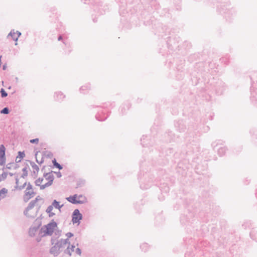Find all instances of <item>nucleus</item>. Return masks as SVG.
<instances>
[{"instance_id": "obj_17", "label": "nucleus", "mask_w": 257, "mask_h": 257, "mask_svg": "<svg viewBox=\"0 0 257 257\" xmlns=\"http://www.w3.org/2000/svg\"><path fill=\"white\" fill-rule=\"evenodd\" d=\"M74 248L75 246L73 245H72L70 248L68 246L67 249L65 250V253L69 254V255H71L72 254V252L74 250Z\"/></svg>"}, {"instance_id": "obj_29", "label": "nucleus", "mask_w": 257, "mask_h": 257, "mask_svg": "<svg viewBox=\"0 0 257 257\" xmlns=\"http://www.w3.org/2000/svg\"><path fill=\"white\" fill-rule=\"evenodd\" d=\"M22 171L23 172V174L22 175L21 177L22 178H25L28 175V172H27V168H23Z\"/></svg>"}, {"instance_id": "obj_16", "label": "nucleus", "mask_w": 257, "mask_h": 257, "mask_svg": "<svg viewBox=\"0 0 257 257\" xmlns=\"http://www.w3.org/2000/svg\"><path fill=\"white\" fill-rule=\"evenodd\" d=\"M227 150V149L225 147H220L218 150V154L220 156H223L225 154L226 151Z\"/></svg>"}, {"instance_id": "obj_47", "label": "nucleus", "mask_w": 257, "mask_h": 257, "mask_svg": "<svg viewBox=\"0 0 257 257\" xmlns=\"http://www.w3.org/2000/svg\"><path fill=\"white\" fill-rule=\"evenodd\" d=\"M82 1H84V3H85V4L87 3V2H86L87 0H82Z\"/></svg>"}, {"instance_id": "obj_37", "label": "nucleus", "mask_w": 257, "mask_h": 257, "mask_svg": "<svg viewBox=\"0 0 257 257\" xmlns=\"http://www.w3.org/2000/svg\"><path fill=\"white\" fill-rule=\"evenodd\" d=\"M66 236L67 237V238L68 239L69 238H70L73 236V234L71 232H68L66 234Z\"/></svg>"}, {"instance_id": "obj_3", "label": "nucleus", "mask_w": 257, "mask_h": 257, "mask_svg": "<svg viewBox=\"0 0 257 257\" xmlns=\"http://www.w3.org/2000/svg\"><path fill=\"white\" fill-rule=\"evenodd\" d=\"M82 219V215L80 213L78 209H75L72 214V222L74 223H80V221Z\"/></svg>"}, {"instance_id": "obj_44", "label": "nucleus", "mask_w": 257, "mask_h": 257, "mask_svg": "<svg viewBox=\"0 0 257 257\" xmlns=\"http://www.w3.org/2000/svg\"><path fill=\"white\" fill-rule=\"evenodd\" d=\"M250 236H251V237L253 239H254L253 238V237H252V232H251V233H250Z\"/></svg>"}, {"instance_id": "obj_23", "label": "nucleus", "mask_w": 257, "mask_h": 257, "mask_svg": "<svg viewBox=\"0 0 257 257\" xmlns=\"http://www.w3.org/2000/svg\"><path fill=\"white\" fill-rule=\"evenodd\" d=\"M7 176L8 173L5 172H3L1 175L0 174V182L3 180H5L7 178Z\"/></svg>"}, {"instance_id": "obj_7", "label": "nucleus", "mask_w": 257, "mask_h": 257, "mask_svg": "<svg viewBox=\"0 0 257 257\" xmlns=\"http://www.w3.org/2000/svg\"><path fill=\"white\" fill-rule=\"evenodd\" d=\"M67 244H70V243L68 242V239H61L56 243L60 249L61 248L65 247Z\"/></svg>"}, {"instance_id": "obj_48", "label": "nucleus", "mask_w": 257, "mask_h": 257, "mask_svg": "<svg viewBox=\"0 0 257 257\" xmlns=\"http://www.w3.org/2000/svg\"><path fill=\"white\" fill-rule=\"evenodd\" d=\"M3 69H6V67H5V66H3Z\"/></svg>"}, {"instance_id": "obj_36", "label": "nucleus", "mask_w": 257, "mask_h": 257, "mask_svg": "<svg viewBox=\"0 0 257 257\" xmlns=\"http://www.w3.org/2000/svg\"><path fill=\"white\" fill-rule=\"evenodd\" d=\"M26 185H27V182H25L24 183V184L23 185L20 186L19 187L18 189L21 190L23 189L26 187Z\"/></svg>"}, {"instance_id": "obj_35", "label": "nucleus", "mask_w": 257, "mask_h": 257, "mask_svg": "<svg viewBox=\"0 0 257 257\" xmlns=\"http://www.w3.org/2000/svg\"><path fill=\"white\" fill-rule=\"evenodd\" d=\"M26 190H33L32 185L30 183L27 184Z\"/></svg>"}, {"instance_id": "obj_22", "label": "nucleus", "mask_w": 257, "mask_h": 257, "mask_svg": "<svg viewBox=\"0 0 257 257\" xmlns=\"http://www.w3.org/2000/svg\"><path fill=\"white\" fill-rule=\"evenodd\" d=\"M6 148L3 145L0 146V155L5 156Z\"/></svg>"}, {"instance_id": "obj_1", "label": "nucleus", "mask_w": 257, "mask_h": 257, "mask_svg": "<svg viewBox=\"0 0 257 257\" xmlns=\"http://www.w3.org/2000/svg\"><path fill=\"white\" fill-rule=\"evenodd\" d=\"M57 226V223L55 221L49 223L47 225L42 227L41 232H44V235H51L54 231V228Z\"/></svg>"}, {"instance_id": "obj_6", "label": "nucleus", "mask_w": 257, "mask_h": 257, "mask_svg": "<svg viewBox=\"0 0 257 257\" xmlns=\"http://www.w3.org/2000/svg\"><path fill=\"white\" fill-rule=\"evenodd\" d=\"M39 196H37L35 200H32L29 204L28 206L26 208L25 211H24V213L26 215H27V212L30 210L32 209L36 205V203L39 200Z\"/></svg>"}, {"instance_id": "obj_32", "label": "nucleus", "mask_w": 257, "mask_h": 257, "mask_svg": "<svg viewBox=\"0 0 257 257\" xmlns=\"http://www.w3.org/2000/svg\"><path fill=\"white\" fill-rule=\"evenodd\" d=\"M18 158L22 159L25 156V153L22 152H19L18 153Z\"/></svg>"}, {"instance_id": "obj_11", "label": "nucleus", "mask_w": 257, "mask_h": 257, "mask_svg": "<svg viewBox=\"0 0 257 257\" xmlns=\"http://www.w3.org/2000/svg\"><path fill=\"white\" fill-rule=\"evenodd\" d=\"M34 194L33 190H26L24 200L25 201H28L30 198L33 197V195Z\"/></svg>"}, {"instance_id": "obj_9", "label": "nucleus", "mask_w": 257, "mask_h": 257, "mask_svg": "<svg viewBox=\"0 0 257 257\" xmlns=\"http://www.w3.org/2000/svg\"><path fill=\"white\" fill-rule=\"evenodd\" d=\"M54 98L56 101H61L65 97V95L61 92H56L54 94Z\"/></svg>"}, {"instance_id": "obj_42", "label": "nucleus", "mask_w": 257, "mask_h": 257, "mask_svg": "<svg viewBox=\"0 0 257 257\" xmlns=\"http://www.w3.org/2000/svg\"><path fill=\"white\" fill-rule=\"evenodd\" d=\"M58 41H61L62 40V37L60 36L58 38Z\"/></svg>"}, {"instance_id": "obj_38", "label": "nucleus", "mask_w": 257, "mask_h": 257, "mask_svg": "<svg viewBox=\"0 0 257 257\" xmlns=\"http://www.w3.org/2000/svg\"><path fill=\"white\" fill-rule=\"evenodd\" d=\"M75 252L77 254H79V255L81 254V250L79 248H77L76 249Z\"/></svg>"}, {"instance_id": "obj_13", "label": "nucleus", "mask_w": 257, "mask_h": 257, "mask_svg": "<svg viewBox=\"0 0 257 257\" xmlns=\"http://www.w3.org/2000/svg\"><path fill=\"white\" fill-rule=\"evenodd\" d=\"M8 192V189L5 188H3L0 190V200L6 197Z\"/></svg>"}, {"instance_id": "obj_21", "label": "nucleus", "mask_w": 257, "mask_h": 257, "mask_svg": "<svg viewBox=\"0 0 257 257\" xmlns=\"http://www.w3.org/2000/svg\"><path fill=\"white\" fill-rule=\"evenodd\" d=\"M77 200H80V201H84V203L87 202L86 198L82 195H77Z\"/></svg>"}, {"instance_id": "obj_25", "label": "nucleus", "mask_w": 257, "mask_h": 257, "mask_svg": "<svg viewBox=\"0 0 257 257\" xmlns=\"http://www.w3.org/2000/svg\"><path fill=\"white\" fill-rule=\"evenodd\" d=\"M6 157L5 156L0 155V165L3 166L5 164Z\"/></svg>"}, {"instance_id": "obj_41", "label": "nucleus", "mask_w": 257, "mask_h": 257, "mask_svg": "<svg viewBox=\"0 0 257 257\" xmlns=\"http://www.w3.org/2000/svg\"><path fill=\"white\" fill-rule=\"evenodd\" d=\"M63 43L66 46H68V47H70V43H66V42L65 41H63Z\"/></svg>"}, {"instance_id": "obj_14", "label": "nucleus", "mask_w": 257, "mask_h": 257, "mask_svg": "<svg viewBox=\"0 0 257 257\" xmlns=\"http://www.w3.org/2000/svg\"><path fill=\"white\" fill-rule=\"evenodd\" d=\"M53 209V207L52 205H51L49 206L46 209V211L47 213H48L49 214V217H52L55 215V213L52 212Z\"/></svg>"}, {"instance_id": "obj_28", "label": "nucleus", "mask_w": 257, "mask_h": 257, "mask_svg": "<svg viewBox=\"0 0 257 257\" xmlns=\"http://www.w3.org/2000/svg\"><path fill=\"white\" fill-rule=\"evenodd\" d=\"M0 92L2 97H6L8 96V93L6 92L4 88H2Z\"/></svg>"}, {"instance_id": "obj_18", "label": "nucleus", "mask_w": 257, "mask_h": 257, "mask_svg": "<svg viewBox=\"0 0 257 257\" xmlns=\"http://www.w3.org/2000/svg\"><path fill=\"white\" fill-rule=\"evenodd\" d=\"M140 247L143 251L146 252L148 250L149 248V245L147 243H144L140 245Z\"/></svg>"}, {"instance_id": "obj_45", "label": "nucleus", "mask_w": 257, "mask_h": 257, "mask_svg": "<svg viewBox=\"0 0 257 257\" xmlns=\"http://www.w3.org/2000/svg\"><path fill=\"white\" fill-rule=\"evenodd\" d=\"M37 163H38L39 164H42L43 161L42 160V161H40V162H39V161L37 160Z\"/></svg>"}, {"instance_id": "obj_43", "label": "nucleus", "mask_w": 257, "mask_h": 257, "mask_svg": "<svg viewBox=\"0 0 257 257\" xmlns=\"http://www.w3.org/2000/svg\"><path fill=\"white\" fill-rule=\"evenodd\" d=\"M10 165H11V164H8V165H7V168L8 169H11V166H10Z\"/></svg>"}, {"instance_id": "obj_30", "label": "nucleus", "mask_w": 257, "mask_h": 257, "mask_svg": "<svg viewBox=\"0 0 257 257\" xmlns=\"http://www.w3.org/2000/svg\"><path fill=\"white\" fill-rule=\"evenodd\" d=\"M1 113L7 114L9 113V109L8 107H5L1 111Z\"/></svg>"}, {"instance_id": "obj_5", "label": "nucleus", "mask_w": 257, "mask_h": 257, "mask_svg": "<svg viewBox=\"0 0 257 257\" xmlns=\"http://www.w3.org/2000/svg\"><path fill=\"white\" fill-rule=\"evenodd\" d=\"M77 195L74 194L73 196H70L66 198V199L70 203L74 204H84V201H80V200H77Z\"/></svg>"}, {"instance_id": "obj_40", "label": "nucleus", "mask_w": 257, "mask_h": 257, "mask_svg": "<svg viewBox=\"0 0 257 257\" xmlns=\"http://www.w3.org/2000/svg\"><path fill=\"white\" fill-rule=\"evenodd\" d=\"M21 160L22 159H20L18 158V156H17L16 159V162L17 163H19V162H20L21 161Z\"/></svg>"}, {"instance_id": "obj_26", "label": "nucleus", "mask_w": 257, "mask_h": 257, "mask_svg": "<svg viewBox=\"0 0 257 257\" xmlns=\"http://www.w3.org/2000/svg\"><path fill=\"white\" fill-rule=\"evenodd\" d=\"M43 180V178H39L38 179H37L35 181V185L36 186L41 187V184Z\"/></svg>"}, {"instance_id": "obj_49", "label": "nucleus", "mask_w": 257, "mask_h": 257, "mask_svg": "<svg viewBox=\"0 0 257 257\" xmlns=\"http://www.w3.org/2000/svg\"><path fill=\"white\" fill-rule=\"evenodd\" d=\"M17 44H18L17 43H15V45H17Z\"/></svg>"}, {"instance_id": "obj_24", "label": "nucleus", "mask_w": 257, "mask_h": 257, "mask_svg": "<svg viewBox=\"0 0 257 257\" xmlns=\"http://www.w3.org/2000/svg\"><path fill=\"white\" fill-rule=\"evenodd\" d=\"M10 37H11L13 39L14 37H17L16 32L14 30H11V32H10V33L7 36L8 38H9Z\"/></svg>"}, {"instance_id": "obj_12", "label": "nucleus", "mask_w": 257, "mask_h": 257, "mask_svg": "<svg viewBox=\"0 0 257 257\" xmlns=\"http://www.w3.org/2000/svg\"><path fill=\"white\" fill-rule=\"evenodd\" d=\"M91 89V86L89 83L86 84L82 86L80 88V91L81 93H85L89 90Z\"/></svg>"}, {"instance_id": "obj_8", "label": "nucleus", "mask_w": 257, "mask_h": 257, "mask_svg": "<svg viewBox=\"0 0 257 257\" xmlns=\"http://www.w3.org/2000/svg\"><path fill=\"white\" fill-rule=\"evenodd\" d=\"M96 118L99 121H103L105 120L107 115L102 111H99L95 115Z\"/></svg>"}, {"instance_id": "obj_19", "label": "nucleus", "mask_w": 257, "mask_h": 257, "mask_svg": "<svg viewBox=\"0 0 257 257\" xmlns=\"http://www.w3.org/2000/svg\"><path fill=\"white\" fill-rule=\"evenodd\" d=\"M52 162H53V165L55 167H56V168H57L58 169H59V170H61L63 168L62 166L60 164L57 163L55 159H54L52 161Z\"/></svg>"}, {"instance_id": "obj_4", "label": "nucleus", "mask_w": 257, "mask_h": 257, "mask_svg": "<svg viewBox=\"0 0 257 257\" xmlns=\"http://www.w3.org/2000/svg\"><path fill=\"white\" fill-rule=\"evenodd\" d=\"M41 223L39 221L36 220L34 224L30 228L29 233L31 236H34L36 234V233L38 230Z\"/></svg>"}, {"instance_id": "obj_20", "label": "nucleus", "mask_w": 257, "mask_h": 257, "mask_svg": "<svg viewBox=\"0 0 257 257\" xmlns=\"http://www.w3.org/2000/svg\"><path fill=\"white\" fill-rule=\"evenodd\" d=\"M85 184V181L84 180H79L77 183V187H81L83 186Z\"/></svg>"}, {"instance_id": "obj_10", "label": "nucleus", "mask_w": 257, "mask_h": 257, "mask_svg": "<svg viewBox=\"0 0 257 257\" xmlns=\"http://www.w3.org/2000/svg\"><path fill=\"white\" fill-rule=\"evenodd\" d=\"M60 249L59 248L58 245L56 244L54 246L52 247L50 249V252L53 254L54 256H57L60 252Z\"/></svg>"}, {"instance_id": "obj_15", "label": "nucleus", "mask_w": 257, "mask_h": 257, "mask_svg": "<svg viewBox=\"0 0 257 257\" xmlns=\"http://www.w3.org/2000/svg\"><path fill=\"white\" fill-rule=\"evenodd\" d=\"M53 207L55 208L59 209L60 210L61 208L63 206V205H60L59 202H58L56 200H54L52 204Z\"/></svg>"}, {"instance_id": "obj_34", "label": "nucleus", "mask_w": 257, "mask_h": 257, "mask_svg": "<svg viewBox=\"0 0 257 257\" xmlns=\"http://www.w3.org/2000/svg\"><path fill=\"white\" fill-rule=\"evenodd\" d=\"M15 180H16V186H15V188L16 189H18L19 187L20 186H19V179L17 177H16Z\"/></svg>"}, {"instance_id": "obj_2", "label": "nucleus", "mask_w": 257, "mask_h": 257, "mask_svg": "<svg viewBox=\"0 0 257 257\" xmlns=\"http://www.w3.org/2000/svg\"><path fill=\"white\" fill-rule=\"evenodd\" d=\"M44 176L46 178V179L48 180V182L46 183H45L44 185H42L40 187V189L43 190L46 187H48L50 186H51L53 182L54 177L52 173H46V174H44Z\"/></svg>"}, {"instance_id": "obj_27", "label": "nucleus", "mask_w": 257, "mask_h": 257, "mask_svg": "<svg viewBox=\"0 0 257 257\" xmlns=\"http://www.w3.org/2000/svg\"><path fill=\"white\" fill-rule=\"evenodd\" d=\"M16 32V35H17V37H13V40H14L15 41L17 42L19 39V38L21 36V33L18 31H17Z\"/></svg>"}, {"instance_id": "obj_46", "label": "nucleus", "mask_w": 257, "mask_h": 257, "mask_svg": "<svg viewBox=\"0 0 257 257\" xmlns=\"http://www.w3.org/2000/svg\"><path fill=\"white\" fill-rule=\"evenodd\" d=\"M9 174L11 176H13V174L12 173H9Z\"/></svg>"}, {"instance_id": "obj_39", "label": "nucleus", "mask_w": 257, "mask_h": 257, "mask_svg": "<svg viewBox=\"0 0 257 257\" xmlns=\"http://www.w3.org/2000/svg\"><path fill=\"white\" fill-rule=\"evenodd\" d=\"M54 173L56 174L57 177L58 178H60V177H61L62 175H61V172H59V171L57 172H55Z\"/></svg>"}, {"instance_id": "obj_31", "label": "nucleus", "mask_w": 257, "mask_h": 257, "mask_svg": "<svg viewBox=\"0 0 257 257\" xmlns=\"http://www.w3.org/2000/svg\"><path fill=\"white\" fill-rule=\"evenodd\" d=\"M32 167L33 168V169L35 170L37 172H38L39 170V167L35 164L34 163H31Z\"/></svg>"}, {"instance_id": "obj_33", "label": "nucleus", "mask_w": 257, "mask_h": 257, "mask_svg": "<svg viewBox=\"0 0 257 257\" xmlns=\"http://www.w3.org/2000/svg\"><path fill=\"white\" fill-rule=\"evenodd\" d=\"M30 142L32 144H38L39 142V139L36 138L35 139H32L30 141Z\"/></svg>"}]
</instances>
